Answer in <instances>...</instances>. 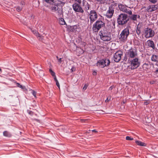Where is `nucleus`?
<instances>
[{
    "label": "nucleus",
    "instance_id": "32",
    "mask_svg": "<svg viewBox=\"0 0 158 158\" xmlns=\"http://www.w3.org/2000/svg\"><path fill=\"white\" fill-rule=\"evenodd\" d=\"M77 51H79V52L80 53H79V54L80 55L82 54L84 52V50L81 48H78L77 49Z\"/></svg>",
    "mask_w": 158,
    "mask_h": 158
},
{
    "label": "nucleus",
    "instance_id": "31",
    "mask_svg": "<svg viewBox=\"0 0 158 158\" xmlns=\"http://www.w3.org/2000/svg\"><path fill=\"white\" fill-rule=\"evenodd\" d=\"M35 35L38 37L39 38V40H41L42 39V36L41 35H40L38 32L36 33Z\"/></svg>",
    "mask_w": 158,
    "mask_h": 158
},
{
    "label": "nucleus",
    "instance_id": "42",
    "mask_svg": "<svg viewBox=\"0 0 158 158\" xmlns=\"http://www.w3.org/2000/svg\"><path fill=\"white\" fill-rule=\"evenodd\" d=\"M27 113L30 115H32L33 114V112L29 110H27Z\"/></svg>",
    "mask_w": 158,
    "mask_h": 158
},
{
    "label": "nucleus",
    "instance_id": "43",
    "mask_svg": "<svg viewBox=\"0 0 158 158\" xmlns=\"http://www.w3.org/2000/svg\"><path fill=\"white\" fill-rule=\"evenodd\" d=\"M122 11H125V12L128 13L129 14H131L132 12L131 10H122Z\"/></svg>",
    "mask_w": 158,
    "mask_h": 158
},
{
    "label": "nucleus",
    "instance_id": "60",
    "mask_svg": "<svg viewBox=\"0 0 158 158\" xmlns=\"http://www.w3.org/2000/svg\"><path fill=\"white\" fill-rule=\"evenodd\" d=\"M153 11V10H150V11L151 12H152V11Z\"/></svg>",
    "mask_w": 158,
    "mask_h": 158
},
{
    "label": "nucleus",
    "instance_id": "51",
    "mask_svg": "<svg viewBox=\"0 0 158 158\" xmlns=\"http://www.w3.org/2000/svg\"><path fill=\"white\" fill-rule=\"evenodd\" d=\"M76 12H79L83 13L84 12V10H74Z\"/></svg>",
    "mask_w": 158,
    "mask_h": 158
},
{
    "label": "nucleus",
    "instance_id": "50",
    "mask_svg": "<svg viewBox=\"0 0 158 158\" xmlns=\"http://www.w3.org/2000/svg\"><path fill=\"white\" fill-rule=\"evenodd\" d=\"M25 3L23 2H21L20 3V5L22 6H24V5Z\"/></svg>",
    "mask_w": 158,
    "mask_h": 158
},
{
    "label": "nucleus",
    "instance_id": "30",
    "mask_svg": "<svg viewBox=\"0 0 158 158\" xmlns=\"http://www.w3.org/2000/svg\"><path fill=\"white\" fill-rule=\"evenodd\" d=\"M16 85L18 87H19L23 90H24L25 89H26L25 86L20 85V84L18 83H17Z\"/></svg>",
    "mask_w": 158,
    "mask_h": 158
},
{
    "label": "nucleus",
    "instance_id": "56",
    "mask_svg": "<svg viewBox=\"0 0 158 158\" xmlns=\"http://www.w3.org/2000/svg\"><path fill=\"white\" fill-rule=\"evenodd\" d=\"M35 121H38H38H39V120L38 119H35Z\"/></svg>",
    "mask_w": 158,
    "mask_h": 158
},
{
    "label": "nucleus",
    "instance_id": "55",
    "mask_svg": "<svg viewBox=\"0 0 158 158\" xmlns=\"http://www.w3.org/2000/svg\"><path fill=\"white\" fill-rule=\"evenodd\" d=\"M92 131V132H97V131L96 130H93Z\"/></svg>",
    "mask_w": 158,
    "mask_h": 158
},
{
    "label": "nucleus",
    "instance_id": "23",
    "mask_svg": "<svg viewBox=\"0 0 158 158\" xmlns=\"http://www.w3.org/2000/svg\"><path fill=\"white\" fill-rule=\"evenodd\" d=\"M148 10H154L158 9V5H152L149 6L148 7Z\"/></svg>",
    "mask_w": 158,
    "mask_h": 158
},
{
    "label": "nucleus",
    "instance_id": "6",
    "mask_svg": "<svg viewBox=\"0 0 158 158\" xmlns=\"http://www.w3.org/2000/svg\"><path fill=\"white\" fill-rule=\"evenodd\" d=\"M110 63V60L107 59H102L99 60L96 63V65L97 66H99L102 68L108 66Z\"/></svg>",
    "mask_w": 158,
    "mask_h": 158
},
{
    "label": "nucleus",
    "instance_id": "7",
    "mask_svg": "<svg viewBox=\"0 0 158 158\" xmlns=\"http://www.w3.org/2000/svg\"><path fill=\"white\" fill-rule=\"evenodd\" d=\"M144 35L146 38H149L154 35L155 32L151 28L148 27L145 29Z\"/></svg>",
    "mask_w": 158,
    "mask_h": 158
},
{
    "label": "nucleus",
    "instance_id": "28",
    "mask_svg": "<svg viewBox=\"0 0 158 158\" xmlns=\"http://www.w3.org/2000/svg\"><path fill=\"white\" fill-rule=\"evenodd\" d=\"M135 143L137 144L139 146H146V144L145 143L142 142L140 141L136 140Z\"/></svg>",
    "mask_w": 158,
    "mask_h": 158
},
{
    "label": "nucleus",
    "instance_id": "17",
    "mask_svg": "<svg viewBox=\"0 0 158 158\" xmlns=\"http://www.w3.org/2000/svg\"><path fill=\"white\" fill-rule=\"evenodd\" d=\"M147 42L149 47L152 48L153 49H155V48L153 41L149 40L147 41Z\"/></svg>",
    "mask_w": 158,
    "mask_h": 158
},
{
    "label": "nucleus",
    "instance_id": "57",
    "mask_svg": "<svg viewBox=\"0 0 158 158\" xmlns=\"http://www.w3.org/2000/svg\"><path fill=\"white\" fill-rule=\"evenodd\" d=\"M56 58H57V59L58 60V59H59L58 58V56H56Z\"/></svg>",
    "mask_w": 158,
    "mask_h": 158
},
{
    "label": "nucleus",
    "instance_id": "35",
    "mask_svg": "<svg viewBox=\"0 0 158 158\" xmlns=\"http://www.w3.org/2000/svg\"><path fill=\"white\" fill-rule=\"evenodd\" d=\"M49 71L52 76L54 77L56 76L55 73L51 69H49Z\"/></svg>",
    "mask_w": 158,
    "mask_h": 158
},
{
    "label": "nucleus",
    "instance_id": "54",
    "mask_svg": "<svg viewBox=\"0 0 158 158\" xmlns=\"http://www.w3.org/2000/svg\"><path fill=\"white\" fill-rule=\"evenodd\" d=\"M74 70H73V68H71V71L72 72H73Z\"/></svg>",
    "mask_w": 158,
    "mask_h": 158
},
{
    "label": "nucleus",
    "instance_id": "41",
    "mask_svg": "<svg viewBox=\"0 0 158 158\" xmlns=\"http://www.w3.org/2000/svg\"><path fill=\"white\" fill-rule=\"evenodd\" d=\"M151 2L153 3H156L158 0H149Z\"/></svg>",
    "mask_w": 158,
    "mask_h": 158
},
{
    "label": "nucleus",
    "instance_id": "48",
    "mask_svg": "<svg viewBox=\"0 0 158 158\" xmlns=\"http://www.w3.org/2000/svg\"><path fill=\"white\" fill-rule=\"evenodd\" d=\"M58 61L60 63H61V62H62V60H61V58H59V59H58Z\"/></svg>",
    "mask_w": 158,
    "mask_h": 158
},
{
    "label": "nucleus",
    "instance_id": "15",
    "mask_svg": "<svg viewBox=\"0 0 158 158\" xmlns=\"http://www.w3.org/2000/svg\"><path fill=\"white\" fill-rule=\"evenodd\" d=\"M152 61L156 62V65L158 66V55H153L151 58Z\"/></svg>",
    "mask_w": 158,
    "mask_h": 158
},
{
    "label": "nucleus",
    "instance_id": "46",
    "mask_svg": "<svg viewBox=\"0 0 158 158\" xmlns=\"http://www.w3.org/2000/svg\"><path fill=\"white\" fill-rule=\"evenodd\" d=\"M56 85L59 88H60V85L58 82V81H56Z\"/></svg>",
    "mask_w": 158,
    "mask_h": 158
},
{
    "label": "nucleus",
    "instance_id": "37",
    "mask_svg": "<svg viewBox=\"0 0 158 158\" xmlns=\"http://www.w3.org/2000/svg\"><path fill=\"white\" fill-rule=\"evenodd\" d=\"M110 34H111L110 33H106L101 34H99L100 36V38H101V37H102V36H103V35H109Z\"/></svg>",
    "mask_w": 158,
    "mask_h": 158
},
{
    "label": "nucleus",
    "instance_id": "26",
    "mask_svg": "<svg viewBox=\"0 0 158 158\" xmlns=\"http://www.w3.org/2000/svg\"><path fill=\"white\" fill-rule=\"evenodd\" d=\"M140 16L139 15H133L130 17V19L134 20V21H136L137 18H139Z\"/></svg>",
    "mask_w": 158,
    "mask_h": 158
},
{
    "label": "nucleus",
    "instance_id": "8",
    "mask_svg": "<svg viewBox=\"0 0 158 158\" xmlns=\"http://www.w3.org/2000/svg\"><path fill=\"white\" fill-rule=\"evenodd\" d=\"M98 17V15L97 13L95 10H91L89 14V19L91 24Z\"/></svg>",
    "mask_w": 158,
    "mask_h": 158
},
{
    "label": "nucleus",
    "instance_id": "13",
    "mask_svg": "<svg viewBox=\"0 0 158 158\" xmlns=\"http://www.w3.org/2000/svg\"><path fill=\"white\" fill-rule=\"evenodd\" d=\"M100 39L104 41H110L111 39V34L108 35L102 36V37L101 38H100Z\"/></svg>",
    "mask_w": 158,
    "mask_h": 158
},
{
    "label": "nucleus",
    "instance_id": "10",
    "mask_svg": "<svg viewBox=\"0 0 158 158\" xmlns=\"http://www.w3.org/2000/svg\"><path fill=\"white\" fill-rule=\"evenodd\" d=\"M64 4L65 3L63 2H58L57 3L56 2L52 6V10H61Z\"/></svg>",
    "mask_w": 158,
    "mask_h": 158
},
{
    "label": "nucleus",
    "instance_id": "14",
    "mask_svg": "<svg viewBox=\"0 0 158 158\" xmlns=\"http://www.w3.org/2000/svg\"><path fill=\"white\" fill-rule=\"evenodd\" d=\"M115 21L114 20H111L108 23L107 25L108 27H110V28L114 29L115 28Z\"/></svg>",
    "mask_w": 158,
    "mask_h": 158
},
{
    "label": "nucleus",
    "instance_id": "4",
    "mask_svg": "<svg viewBox=\"0 0 158 158\" xmlns=\"http://www.w3.org/2000/svg\"><path fill=\"white\" fill-rule=\"evenodd\" d=\"M130 64L131 68V69H134L138 68L140 64L139 59L136 57L128 60Z\"/></svg>",
    "mask_w": 158,
    "mask_h": 158
},
{
    "label": "nucleus",
    "instance_id": "45",
    "mask_svg": "<svg viewBox=\"0 0 158 158\" xmlns=\"http://www.w3.org/2000/svg\"><path fill=\"white\" fill-rule=\"evenodd\" d=\"M31 31L35 35H36L38 32L36 30H32Z\"/></svg>",
    "mask_w": 158,
    "mask_h": 158
},
{
    "label": "nucleus",
    "instance_id": "16",
    "mask_svg": "<svg viewBox=\"0 0 158 158\" xmlns=\"http://www.w3.org/2000/svg\"><path fill=\"white\" fill-rule=\"evenodd\" d=\"M83 9L85 10H88L89 8V5L88 4L87 2L83 0Z\"/></svg>",
    "mask_w": 158,
    "mask_h": 158
},
{
    "label": "nucleus",
    "instance_id": "59",
    "mask_svg": "<svg viewBox=\"0 0 158 158\" xmlns=\"http://www.w3.org/2000/svg\"><path fill=\"white\" fill-rule=\"evenodd\" d=\"M2 71V69H1L0 68V72H1Z\"/></svg>",
    "mask_w": 158,
    "mask_h": 158
},
{
    "label": "nucleus",
    "instance_id": "25",
    "mask_svg": "<svg viewBox=\"0 0 158 158\" xmlns=\"http://www.w3.org/2000/svg\"><path fill=\"white\" fill-rule=\"evenodd\" d=\"M3 134L4 136L8 138H10L12 136L11 133L7 131H4L3 132Z\"/></svg>",
    "mask_w": 158,
    "mask_h": 158
},
{
    "label": "nucleus",
    "instance_id": "12",
    "mask_svg": "<svg viewBox=\"0 0 158 158\" xmlns=\"http://www.w3.org/2000/svg\"><path fill=\"white\" fill-rule=\"evenodd\" d=\"M151 67L152 65L149 62L144 63L142 66L143 70L148 72L150 70Z\"/></svg>",
    "mask_w": 158,
    "mask_h": 158
},
{
    "label": "nucleus",
    "instance_id": "9",
    "mask_svg": "<svg viewBox=\"0 0 158 158\" xmlns=\"http://www.w3.org/2000/svg\"><path fill=\"white\" fill-rule=\"evenodd\" d=\"M123 55V52L121 51H118L116 52L114 54L113 58L114 60L118 62L121 60L122 56Z\"/></svg>",
    "mask_w": 158,
    "mask_h": 158
},
{
    "label": "nucleus",
    "instance_id": "5",
    "mask_svg": "<svg viewBox=\"0 0 158 158\" xmlns=\"http://www.w3.org/2000/svg\"><path fill=\"white\" fill-rule=\"evenodd\" d=\"M128 19L127 15L121 14L117 19V23L119 25H123L126 23Z\"/></svg>",
    "mask_w": 158,
    "mask_h": 158
},
{
    "label": "nucleus",
    "instance_id": "2",
    "mask_svg": "<svg viewBox=\"0 0 158 158\" xmlns=\"http://www.w3.org/2000/svg\"><path fill=\"white\" fill-rule=\"evenodd\" d=\"M105 26V23L101 20H97L93 25L92 30L94 32H98L102 28Z\"/></svg>",
    "mask_w": 158,
    "mask_h": 158
},
{
    "label": "nucleus",
    "instance_id": "20",
    "mask_svg": "<svg viewBox=\"0 0 158 158\" xmlns=\"http://www.w3.org/2000/svg\"><path fill=\"white\" fill-rule=\"evenodd\" d=\"M109 30L105 26L102 28L99 31V34L110 33L109 32Z\"/></svg>",
    "mask_w": 158,
    "mask_h": 158
},
{
    "label": "nucleus",
    "instance_id": "39",
    "mask_svg": "<svg viewBox=\"0 0 158 158\" xmlns=\"http://www.w3.org/2000/svg\"><path fill=\"white\" fill-rule=\"evenodd\" d=\"M31 93L32 94V95L35 97H36V92L34 90H31Z\"/></svg>",
    "mask_w": 158,
    "mask_h": 158
},
{
    "label": "nucleus",
    "instance_id": "53",
    "mask_svg": "<svg viewBox=\"0 0 158 158\" xmlns=\"http://www.w3.org/2000/svg\"><path fill=\"white\" fill-rule=\"evenodd\" d=\"M54 80L55 81H58L57 78H56V76H54Z\"/></svg>",
    "mask_w": 158,
    "mask_h": 158
},
{
    "label": "nucleus",
    "instance_id": "40",
    "mask_svg": "<svg viewBox=\"0 0 158 158\" xmlns=\"http://www.w3.org/2000/svg\"><path fill=\"white\" fill-rule=\"evenodd\" d=\"M150 102L149 100H145L144 102V104L146 105H148Z\"/></svg>",
    "mask_w": 158,
    "mask_h": 158
},
{
    "label": "nucleus",
    "instance_id": "44",
    "mask_svg": "<svg viewBox=\"0 0 158 158\" xmlns=\"http://www.w3.org/2000/svg\"><path fill=\"white\" fill-rule=\"evenodd\" d=\"M87 85H86V84H85L84 86V87L83 88V90H85L86 88H87Z\"/></svg>",
    "mask_w": 158,
    "mask_h": 158
},
{
    "label": "nucleus",
    "instance_id": "61",
    "mask_svg": "<svg viewBox=\"0 0 158 158\" xmlns=\"http://www.w3.org/2000/svg\"><path fill=\"white\" fill-rule=\"evenodd\" d=\"M150 83L151 84H153L152 83H151V82H150Z\"/></svg>",
    "mask_w": 158,
    "mask_h": 158
},
{
    "label": "nucleus",
    "instance_id": "29",
    "mask_svg": "<svg viewBox=\"0 0 158 158\" xmlns=\"http://www.w3.org/2000/svg\"><path fill=\"white\" fill-rule=\"evenodd\" d=\"M58 19L59 20V23L60 24L64 25L66 24L64 20L63 17H61Z\"/></svg>",
    "mask_w": 158,
    "mask_h": 158
},
{
    "label": "nucleus",
    "instance_id": "58",
    "mask_svg": "<svg viewBox=\"0 0 158 158\" xmlns=\"http://www.w3.org/2000/svg\"><path fill=\"white\" fill-rule=\"evenodd\" d=\"M97 1H102V0H96Z\"/></svg>",
    "mask_w": 158,
    "mask_h": 158
},
{
    "label": "nucleus",
    "instance_id": "27",
    "mask_svg": "<svg viewBox=\"0 0 158 158\" xmlns=\"http://www.w3.org/2000/svg\"><path fill=\"white\" fill-rule=\"evenodd\" d=\"M64 0H46V2H48L49 3H55L56 2H62Z\"/></svg>",
    "mask_w": 158,
    "mask_h": 158
},
{
    "label": "nucleus",
    "instance_id": "21",
    "mask_svg": "<svg viewBox=\"0 0 158 158\" xmlns=\"http://www.w3.org/2000/svg\"><path fill=\"white\" fill-rule=\"evenodd\" d=\"M117 6L116 3L113 2L109 7V10H114L115 9H117Z\"/></svg>",
    "mask_w": 158,
    "mask_h": 158
},
{
    "label": "nucleus",
    "instance_id": "1",
    "mask_svg": "<svg viewBox=\"0 0 158 158\" xmlns=\"http://www.w3.org/2000/svg\"><path fill=\"white\" fill-rule=\"evenodd\" d=\"M126 56L124 57V60L126 61L128 59V60L137 57L138 56L137 50L135 48H131L127 50L126 53Z\"/></svg>",
    "mask_w": 158,
    "mask_h": 158
},
{
    "label": "nucleus",
    "instance_id": "52",
    "mask_svg": "<svg viewBox=\"0 0 158 158\" xmlns=\"http://www.w3.org/2000/svg\"><path fill=\"white\" fill-rule=\"evenodd\" d=\"M97 74V72H96L94 71L93 72V75H96Z\"/></svg>",
    "mask_w": 158,
    "mask_h": 158
},
{
    "label": "nucleus",
    "instance_id": "33",
    "mask_svg": "<svg viewBox=\"0 0 158 158\" xmlns=\"http://www.w3.org/2000/svg\"><path fill=\"white\" fill-rule=\"evenodd\" d=\"M136 28V33L138 35H139L141 33L140 28L138 27V26H137Z\"/></svg>",
    "mask_w": 158,
    "mask_h": 158
},
{
    "label": "nucleus",
    "instance_id": "3",
    "mask_svg": "<svg viewBox=\"0 0 158 158\" xmlns=\"http://www.w3.org/2000/svg\"><path fill=\"white\" fill-rule=\"evenodd\" d=\"M129 27H127L122 31L119 37L120 41L124 42L127 40V37L129 34Z\"/></svg>",
    "mask_w": 158,
    "mask_h": 158
},
{
    "label": "nucleus",
    "instance_id": "47",
    "mask_svg": "<svg viewBox=\"0 0 158 158\" xmlns=\"http://www.w3.org/2000/svg\"><path fill=\"white\" fill-rule=\"evenodd\" d=\"M114 86L113 85L111 86L109 88V90H112L113 88H114Z\"/></svg>",
    "mask_w": 158,
    "mask_h": 158
},
{
    "label": "nucleus",
    "instance_id": "24",
    "mask_svg": "<svg viewBox=\"0 0 158 158\" xmlns=\"http://www.w3.org/2000/svg\"><path fill=\"white\" fill-rule=\"evenodd\" d=\"M118 7L120 10H127V8H128L126 6L122 4H120L118 5Z\"/></svg>",
    "mask_w": 158,
    "mask_h": 158
},
{
    "label": "nucleus",
    "instance_id": "34",
    "mask_svg": "<svg viewBox=\"0 0 158 158\" xmlns=\"http://www.w3.org/2000/svg\"><path fill=\"white\" fill-rule=\"evenodd\" d=\"M49 71L52 76L54 77L56 76L55 73L51 69H49Z\"/></svg>",
    "mask_w": 158,
    "mask_h": 158
},
{
    "label": "nucleus",
    "instance_id": "36",
    "mask_svg": "<svg viewBox=\"0 0 158 158\" xmlns=\"http://www.w3.org/2000/svg\"><path fill=\"white\" fill-rule=\"evenodd\" d=\"M49 71L52 76L54 77L56 76L55 73L51 69H49Z\"/></svg>",
    "mask_w": 158,
    "mask_h": 158
},
{
    "label": "nucleus",
    "instance_id": "22",
    "mask_svg": "<svg viewBox=\"0 0 158 158\" xmlns=\"http://www.w3.org/2000/svg\"><path fill=\"white\" fill-rule=\"evenodd\" d=\"M114 12V10H108L106 14V16L108 18L112 17Z\"/></svg>",
    "mask_w": 158,
    "mask_h": 158
},
{
    "label": "nucleus",
    "instance_id": "11",
    "mask_svg": "<svg viewBox=\"0 0 158 158\" xmlns=\"http://www.w3.org/2000/svg\"><path fill=\"white\" fill-rule=\"evenodd\" d=\"M69 30L71 32L75 33L80 32L81 31V28L79 24L70 26L68 28Z\"/></svg>",
    "mask_w": 158,
    "mask_h": 158
},
{
    "label": "nucleus",
    "instance_id": "49",
    "mask_svg": "<svg viewBox=\"0 0 158 158\" xmlns=\"http://www.w3.org/2000/svg\"><path fill=\"white\" fill-rule=\"evenodd\" d=\"M110 98L109 99H108V98H107V99H106V100H105V102H109L110 101Z\"/></svg>",
    "mask_w": 158,
    "mask_h": 158
},
{
    "label": "nucleus",
    "instance_id": "19",
    "mask_svg": "<svg viewBox=\"0 0 158 158\" xmlns=\"http://www.w3.org/2000/svg\"><path fill=\"white\" fill-rule=\"evenodd\" d=\"M56 11V18L57 19L60 18L61 17H63V10H55Z\"/></svg>",
    "mask_w": 158,
    "mask_h": 158
},
{
    "label": "nucleus",
    "instance_id": "38",
    "mask_svg": "<svg viewBox=\"0 0 158 158\" xmlns=\"http://www.w3.org/2000/svg\"><path fill=\"white\" fill-rule=\"evenodd\" d=\"M126 139L127 140H133V138H131V137L129 136H126Z\"/></svg>",
    "mask_w": 158,
    "mask_h": 158
},
{
    "label": "nucleus",
    "instance_id": "18",
    "mask_svg": "<svg viewBox=\"0 0 158 158\" xmlns=\"http://www.w3.org/2000/svg\"><path fill=\"white\" fill-rule=\"evenodd\" d=\"M73 10H82V8L77 3H75L73 4Z\"/></svg>",
    "mask_w": 158,
    "mask_h": 158
}]
</instances>
